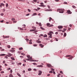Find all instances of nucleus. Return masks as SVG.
Instances as JSON below:
<instances>
[{"mask_svg": "<svg viewBox=\"0 0 77 77\" xmlns=\"http://www.w3.org/2000/svg\"><path fill=\"white\" fill-rule=\"evenodd\" d=\"M63 10H62V9H58L57 10V12H59L60 13H63Z\"/></svg>", "mask_w": 77, "mask_h": 77, "instance_id": "1", "label": "nucleus"}, {"mask_svg": "<svg viewBox=\"0 0 77 77\" xmlns=\"http://www.w3.org/2000/svg\"><path fill=\"white\" fill-rule=\"evenodd\" d=\"M8 55H6V56H8V57H11V56H12V54H11L10 53H8Z\"/></svg>", "mask_w": 77, "mask_h": 77, "instance_id": "2", "label": "nucleus"}, {"mask_svg": "<svg viewBox=\"0 0 77 77\" xmlns=\"http://www.w3.org/2000/svg\"><path fill=\"white\" fill-rule=\"evenodd\" d=\"M67 13L68 14H72V12H71L70 10H68L67 11Z\"/></svg>", "mask_w": 77, "mask_h": 77, "instance_id": "3", "label": "nucleus"}, {"mask_svg": "<svg viewBox=\"0 0 77 77\" xmlns=\"http://www.w3.org/2000/svg\"><path fill=\"white\" fill-rule=\"evenodd\" d=\"M47 66L49 67V68H51V67H52L51 65L50 64H47Z\"/></svg>", "mask_w": 77, "mask_h": 77, "instance_id": "4", "label": "nucleus"}, {"mask_svg": "<svg viewBox=\"0 0 77 77\" xmlns=\"http://www.w3.org/2000/svg\"><path fill=\"white\" fill-rule=\"evenodd\" d=\"M41 5H40V6H41L42 7H45V5H44V3H43L42 2L40 3Z\"/></svg>", "mask_w": 77, "mask_h": 77, "instance_id": "5", "label": "nucleus"}, {"mask_svg": "<svg viewBox=\"0 0 77 77\" xmlns=\"http://www.w3.org/2000/svg\"><path fill=\"white\" fill-rule=\"evenodd\" d=\"M58 29H62V28H63V26H58Z\"/></svg>", "mask_w": 77, "mask_h": 77, "instance_id": "6", "label": "nucleus"}, {"mask_svg": "<svg viewBox=\"0 0 77 77\" xmlns=\"http://www.w3.org/2000/svg\"><path fill=\"white\" fill-rule=\"evenodd\" d=\"M39 46H41V48H43L44 47V45L41 44H39Z\"/></svg>", "mask_w": 77, "mask_h": 77, "instance_id": "7", "label": "nucleus"}, {"mask_svg": "<svg viewBox=\"0 0 77 77\" xmlns=\"http://www.w3.org/2000/svg\"><path fill=\"white\" fill-rule=\"evenodd\" d=\"M54 33L52 31H50L49 32V33H48V34H50V35H51V34H53Z\"/></svg>", "mask_w": 77, "mask_h": 77, "instance_id": "8", "label": "nucleus"}, {"mask_svg": "<svg viewBox=\"0 0 77 77\" xmlns=\"http://www.w3.org/2000/svg\"><path fill=\"white\" fill-rule=\"evenodd\" d=\"M36 42H37V43H41V41L39 40H37L36 41Z\"/></svg>", "mask_w": 77, "mask_h": 77, "instance_id": "9", "label": "nucleus"}, {"mask_svg": "<svg viewBox=\"0 0 77 77\" xmlns=\"http://www.w3.org/2000/svg\"><path fill=\"white\" fill-rule=\"evenodd\" d=\"M48 35H50V36H49V38H52V34H48Z\"/></svg>", "mask_w": 77, "mask_h": 77, "instance_id": "10", "label": "nucleus"}, {"mask_svg": "<svg viewBox=\"0 0 77 77\" xmlns=\"http://www.w3.org/2000/svg\"><path fill=\"white\" fill-rule=\"evenodd\" d=\"M36 30L35 29H32L30 30V32H33V31H35Z\"/></svg>", "mask_w": 77, "mask_h": 77, "instance_id": "11", "label": "nucleus"}, {"mask_svg": "<svg viewBox=\"0 0 77 77\" xmlns=\"http://www.w3.org/2000/svg\"><path fill=\"white\" fill-rule=\"evenodd\" d=\"M6 56V54H0V56Z\"/></svg>", "mask_w": 77, "mask_h": 77, "instance_id": "12", "label": "nucleus"}, {"mask_svg": "<svg viewBox=\"0 0 77 77\" xmlns=\"http://www.w3.org/2000/svg\"><path fill=\"white\" fill-rule=\"evenodd\" d=\"M37 67H41L42 68V67H43V66L42 65H38L37 66Z\"/></svg>", "mask_w": 77, "mask_h": 77, "instance_id": "13", "label": "nucleus"}, {"mask_svg": "<svg viewBox=\"0 0 77 77\" xmlns=\"http://www.w3.org/2000/svg\"><path fill=\"white\" fill-rule=\"evenodd\" d=\"M72 58H73L72 57L70 56V57L69 58H68V59H69V60L71 59H72Z\"/></svg>", "mask_w": 77, "mask_h": 77, "instance_id": "14", "label": "nucleus"}, {"mask_svg": "<svg viewBox=\"0 0 77 77\" xmlns=\"http://www.w3.org/2000/svg\"><path fill=\"white\" fill-rule=\"evenodd\" d=\"M9 77H13V75H12V74H11L9 75Z\"/></svg>", "mask_w": 77, "mask_h": 77, "instance_id": "15", "label": "nucleus"}, {"mask_svg": "<svg viewBox=\"0 0 77 77\" xmlns=\"http://www.w3.org/2000/svg\"><path fill=\"white\" fill-rule=\"evenodd\" d=\"M36 15V13H34L32 15V17H33V16H35V15Z\"/></svg>", "mask_w": 77, "mask_h": 77, "instance_id": "16", "label": "nucleus"}, {"mask_svg": "<svg viewBox=\"0 0 77 77\" xmlns=\"http://www.w3.org/2000/svg\"><path fill=\"white\" fill-rule=\"evenodd\" d=\"M18 29H19L20 30H24V29L21 28H20V27H18Z\"/></svg>", "mask_w": 77, "mask_h": 77, "instance_id": "17", "label": "nucleus"}, {"mask_svg": "<svg viewBox=\"0 0 77 77\" xmlns=\"http://www.w3.org/2000/svg\"><path fill=\"white\" fill-rule=\"evenodd\" d=\"M11 59L13 60H15V58L13 57H11Z\"/></svg>", "mask_w": 77, "mask_h": 77, "instance_id": "18", "label": "nucleus"}, {"mask_svg": "<svg viewBox=\"0 0 77 77\" xmlns=\"http://www.w3.org/2000/svg\"><path fill=\"white\" fill-rule=\"evenodd\" d=\"M32 28L33 29H35V30L36 29V27L35 26H32Z\"/></svg>", "mask_w": 77, "mask_h": 77, "instance_id": "19", "label": "nucleus"}, {"mask_svg": "<svg viewBox=\"0 0 77 77\" xmlns=\"http://www.w3.org/2000/svg\"><path fill=\"white\" fill-rule=\"evenodd\" d=\"M46 11H52V10L50 9H47Z\"/></svg>", "mask_w": 77, "mask_h": 77, "instance_id": "20", "label": "nucleus"}, {"mask_svg": "<svg viewBox=\"0 0 77 77\" xmlns=\"http://www.w3.org/2000/svg\"><path fill=\"white\" fill-rule=\"evenodd\" d=\"M44 38H47V35L46 34H45L44 35Z\"/></svg>", "mask_w": 77, "mask_h": 77, "instance_id": "21", "label": "nucleus"}, {"mask_svg": "<svg viewBox=\"0 0 77 77\" xmlns=\"http://www.w3.org/2000/svg\"><path fill=\"white\" fill-rule=\"evenodd\" d=\"M17 74L18 76L19 77H21V75H20V74L19 73H17Z\"/></svg>", "mask_w": 77, "mask_h": 77, "instance_id": "22", "label": "nucleus"}, {"mask_svg": "<svg viewBox=\"0 0 77 77\" xmlns=\"http://www.w3.org/2000/svg\"><path fill=\"white\" fill-rule=\"evenodd\" d=\"M50 25V23H47V26H49Z\"/></svg>", "mask_w": 77, "mask_h": 77, "instance_id": "23", "label": "nucleus"}, {"mask_svg": "<svg viewBox=\"0 0 77 77\" xmlns=\"http://www.w3.org/2000/svg\"><path fill=\"white\" fill-rule=\"evenodd\" d=\"M28 71H32V69L29 68L28 69Z\"/></svg>", "mask_w": 77, "mask_h": 77, "instance_id": "24", "label": "nucleus"}, {"mask_svg": "<svg viewBox=\"0 0 77 77\" xmlns=\"http://www.w3.org/2000/svg\"><path fill=\"white\" fill-rule=\"evenodd\" d=\"M39 26H42V25L41 24V23H39L38 24Z\"/></svg>", "mask_w": 77, "mask_h": 77, "instance_id": "25", "label": "nucleus"}, {"mask_svg": "<svg viewBox=\"0 0 77 77\" xmlns=\"http://www.w3.org/2000/svg\"><path fill=\"white\" fill-rule=\"evenodd\" d=\"M72 7L73 8H74V9H75V8H76V7L74 5H72Z\"/></svg>", "mask_w": 77, "mask_h": 77, "instance_id": "26", "label": "nucleus"}, {"mask_svg": "<svg viewBox=\"0 0 77 77\" xmlns=\"http://www.w3.org/2000/svg\"><path fill=\"white\" fill-rule=\"evenodd\" d=\"M6 8H8V3L6 4Z\"/></svg>", "mask_w": 77, "mask_h": 77, "instance_id": "27", "label": "nucleus"}, {"mask_svg": "<svg viewBox=\"0 0 77 77\" xmlns=\"http://www.w3.org/2000/svg\"><path fill=\"white\" fill-rule=\"evenodd\" d=\"M26 56H27V57H28V58H29V57H30V56L29 55H27Z\"/></svg>", "mask_w": 77, "mask_h": 77, "instance_id": "28", "label": "nucleus"}, {"mask_svg": "<svg viewBox=\"0 0 77 77\" xmlns=\"http://www.w3.org/2000/svg\"><path fill=\"white\" fill-rule=\"evenodd\" d=\"M38 72H39V73H40L41 74H42V71H41V70H39L38 71Z\"/></svg>", "mask_w": 77, "mask_h": 77, "instance_id": "29", "label": "nucleus"}, {"mask_svg": "<svg viewBox=\"0 0 77 77\" xmlns=\"http://www.w3.org/2000/svg\"><path fill=\"white\" fill-rule=\"evenodd\" d=\"M66 36V33L65 32L64 33V36L65 37V36Z\"/></svg>", "mask_w": 77, "mask_h": 77, "instance_id": "30", "label": "nucleus"}, {"mask_svg": "<svg viewBox=\"0 0 77 77\" xmlns=\"http://www.w3.org/2000/svg\"><path fill=\"white\" fill-rule=\"evenodd\" d=\"M10 51H11V52H15V50H11Z\"/></svg>", "mask_w": 77, "mask_h": 77, "instance_id": "31", "label": "nucleus"}, {"mask_svg": "<svg viewBox=\"0 0 77 77\" xmlns=\"http://www.w3.org/2000/svg\"><path fill=\"white\" fill-rule=\"evenodd\" d=\"M17 21H14L13 22V23H17Z\"/></svg>", "mask_w": 77, "mask_h": 77, "instance_id": "32", "label": "nucleus"}, {"mask_svg": "<svg viewBox=\"0 0 77 77\" xmlns=\"http://www.w3.org/2000/svg\"><path fill=\"white\" fill-rule=\"evenodd\" d=\"M51 20V17H49V21L50 22Z\"/></svg>", "mask_w": 77, "mask_h": 77, "instance_id": "33", "label": "nucleus"}, {"mask_svg": "<svg viewBox=\"0 0 77 77\" xmlns=\"http://www.w3.org/2000/svg\"><path fill=\"white\" fill-rule=\"evenodd\" d=\"M1 6H5V5L4 4H3V3H1Z\"/></svg>", "mask_w": 77, "mask_h": 77, "instance_id": "34", "label": "nucleus"}, {"mask_svg": "<svg viewBox=\"0 0 77 77\" xmlns=\"http://www.w3.org/2000/svg\"><path fill=\"white\" fill-rule=\"evenodd\" d=\"M7 47L8 48H11V46L9 45H8L7 46Z\"/></svg>", "mask_w": 77, "mask_h": 77, "instance_id": "35", "label": "nucleus"}, {"mask_svg": "<svg viewBox=\"0 0 77 77\" xmlns=\"http://www.w3.org/2000/svg\"><path fill=\"white\" fill-rule=\"evenodd\" d=\"M32 64H33V65H37L36 63H33Z\"/></svg>", "mask_w": 77, "mask_h": 77, "instance_id": "36", "label": "nucleus"}, {"mask_svg": "<svg viewBox=\"0 0 77 77\" xmlns=\"http://www.w3.org/2000/svg\"><path fill=\"white\" fill-rule=\"evenodd\" d=\"M9 38V36H5V38Z\"/></svg>", "mask_w": 77, "mask_h": 77, "instance_id": "37", "label": "nucleus"}, {"mask_svg": "<svg viewBox=\"0 0 77 77\" xmlns=\"http://www.w3.org/2000/svg\"><path fill=\"white\" fill-rule=\"evenodd\" d=\"M15 19L14 18H12V19H11V20H12V21H14V20H15Z\"/></svg>", "mask_w": 77, "mask_h": 77, "instance_id": "38", "label": "nucleus"}, {"mask_svg": "<svg viewBox=\"0 0 77 77\" xmlns=\"http://www.w3.org/2000/svg\"><path fill=\"white\" fill-rule=\"evenodd\" d=\"M19 50H23V48H19Z\"/></svg>", "mask_w": 77, "mask_h": 77, "instance_id": "39", "label": "nucleus"}, {"mask_svg": "<svg viewBox=\"0 0 77 77\" xmlns=\"http://www.w3.org/2000/svg\"><path fill=\"white\" fill-rule=\"evenodd\" d=\"M21 54H22V55H23V56H24L25 55V54H24L23 53H22Z\"/></svg>", "mask_w": 77, "mask_h": 77, "instance_id": "40", "label": "nucleus"}, {"mask_svg": "<svg viewBox=\"0 0 77 77\" xmlns=\"http://www.w3.org/2000/svg\"><path fill=\"white\" fill-rule=\"evenodd\" d=\"M40 28L41 29H42V30H44V28H42V27H41Z\"/></svg>", "mask_w": 77, "mask_h": 77, "instance_id": "41", "label": "nucleus"}, {"mask_svg": "<svg viewBox=\"0 0 77 77\" xmlns=\"http://www.w3.org/2000/svg\"><path fill=\"white\" fill-rule=\"evenodd\" d=\"M33 46H34V47H36V46H37V45L34 44L33 45Z\"/></svg>", "mask_w": 77, "mask_h": 77, "instance_id": "42", "label": "nucleus"}, {"mask_svg": "<svg viewBox=\"0 0 77 77\" xmlns=\"http://www.w3.org/2000/svg\"><path fill=\"white\" fill-rule=\"evenodd\" d=\"M71 56L70 55H66V57H70Z\"/></svg>", "mask_w": 77, "mask_h": 77, "instance_id": "43", "label": "nucleus"}, {"mask_svg": "<svg viewBox=\"0 0 77 77\" xmlns=\"http://www.w3.org/2000/svg\"><path fill=\"white\" fill-rule=\"evenodd\" d=\"M41 74H42V73H39L38 74V75H41Z\"/></svg>", "mask_w": 77, "mask_h": 77, "instance_id": "44", "label": "nucleus"}, {"mask_svg": "<svg viewBox=\"0 0 77 77\" xmlns=\"http://www.w3.org/2000/svg\"><path fill=\"white\" fill-rule=\"evenodd\" d=\"M49 27H53V25H51L49 26Z\"/></svg>", "mask_w": 77, "mask_h": 77, "instance_id": "45", "label": "nucleus"}, {"mask_svg": "<svg viewBox=\"0 0 77 77\" xmlns=\"http://www.w3.org/2000/svg\"><path fill=\"white\" fill-rule=\"evenodd\" d=\"M51 69L52 71H54V69H53V68H51Z\"/></svg>", "mask_w": 77, "mask_h": 77, "instance_id": "46", "label": "nucleus"}, {"mask_svg": "<svg viewBox=\"0 0 77 77\" xmlns=\"http://www.w3.org/2000/svg\"><path fill=\"white\" fill-rule=\"evenodd\" d=\"M4 14L3 13H2L1 14V15H2V16H3V15H4Z\"/></svg>", "mask_w": 77, "mask_h": 77, "instance_id": "47", "label": "nucleus"}, {"mask_svg": "<svg viewBox=\"0 0 77 77\" xmlns=\"http://www.w3.org/2000/svg\"><path fill=\"white\" fill-rule=\"evenodd\" d=\"M29 15H30V14H27L26 15V16H29Z\"/></svg>", "mask_w": 77, "mask_h": 77, "instance_id": "48", "label": "nucleus"}, {"mask_svg": "<svg viewBox=\"0 0 77 77\" xmlns=\"http://www.w3.org/2000/svg\"><path fill=\"white\" fill-rule=\"evenodd\" d=\"M60 73L61 74H63V72H62V71H60Z\"/></svg>", "mask_w": 77, "mask_h": 77, "instance_id": "49", "label": "nucleus"}, {"mask_svg": "<svg viewBox=\"0 0 77 77\" xmlns=\"http://www.w3.org/2000/svg\"><path fill=\"white\" fill-rule=\"evenodd\" d=\"M64 4H66V5H67L68 4V3H67V2H64Z\"/></svg>", "mask_w": 77, "mask_h": 77, "instance_id": "50", "label": "nucleus"}, {"mask_svg": "<svg viewBox=\"0 0 77 77\" xmlns=\"http://www.w3.org/2000/svg\"><path fill=\"white\" fill-rule=\"evenodd\" d=\"M25 40H26V41H29V39L28 38H26Z\"/></svg>", "mask_w": 77, "mask_h": 77, "instance_id": "51", "label": "nucleus"}, {"mask_svg": "<svg viewBox=\"0 0 77 77\" xmlns=\"http://www.w3.org/2000/svg\"><path fill=\"white\" fill-rule=\"evenodd\" d=\"M48 8H49V9H50V6H49V5H48Z\"/></svg>", "mask_w": 77, "mask_h": 77, "instance_id": "52", "label": "nucleus"}, {"mask_svg": "<svg viewBox=\"0 0 77 77\" xmlns=\"http://www.w3.org/2000/svg\"><path fill=\"white\" fill-rule=\"evenodd\" d=\"M1 74H3V73H4V71L1 72Z\"/></svg>", "mask_w": 77, "mask_h": 77, "instance_id": "53", "label": "nucleus"}, {"mask_svg": "<svg viewBox=\"0 0 77 77\" xmlns=\"http://www.w3.org/2000/svg\"><path fill=\"white\" fill-rule=\"evenodd\" d=\"M5 58H6V59H8V57H6V56L5 57Z\"/></svg>", "mask_w": 77, "mask_h": 77, "instance_id": "54", "label": "nucleus"}, {"mask_svg": "<svg viewBox=\"0 0 77 77\" xmlns=\"http://www.w3.org/2000/svg\"><path fill=\"white\" fill-rule=\"evenodd\" d=\"M50 73H53V71H51L49 72Z\"/></svg>", "mask_w": 77, "mask_h": 77, "instance_id": "55", "label": "nucleus"}, {"mask_svg": "<svg viewBox=\"0 0 77 77\" xmlns=\"http://www.w3.org/2000/svg\"><path fill=\"white\" fill-rule=\"evenodd\" d=\"M3 12L5 11V9H3Z\"/></svg>", "mask_w": 77, "mask_h": 77, "instance_id": "56", "label": "nucleus"}, {"mask_svg": "<svg viewBox=\"0 0 77 77\" xmlns=\"http://www.w3.org/2000/svg\"><path fill=\"white\" fill-rule=\"evenodd\" d=\"M3 21H4L3 20H2V21H1V23H3Z\"/></svg>", "mask_w": 77, "mask_h": 77, "instance_id": "57", "label": "nucleus"}, {"mask_svg": "<svg viewBox=\"0 0 77 77\" xmlns=\"http://www.w3.org/2000/svg\"><path fill=\"white\" fill-rule=\"evenodd\" d=\"M11 69V68H9L7 69V70H10Z\"/></svg>", "mask_w": 77, "mask_h": 77, "instance_id": "58", "label": "nucleus"}, {"mask_svg": "<svg viewBox=\"0 0 77 77\" xmlns=\"http://www.w3.org/2000/svg\"><path fill=\"white\" fill-rule=\"evenodd\" d=\"M53 73L54 74H56V73L55 72H54V71L53 72Z\"/></svg>", "mask_w": 77, "mask_h": 77, "instance_id": "59", "label": "nucleus"}, {"mask_svg": "<svg viewBox=\"0 0 77 77\" xmlns=\"http://www.w3.org/2000/svg\"><path fill=\"white\" fill-rule=\"evenodd\" d=\"M28 12H30V11H31L29 9H28Z\"/></svg>", "mask_w": 77, "mask_h": 77, "instance_id": "60", "label": "nucleus"}, {"mask_svg": "<svg viewBox=\"0 0 77 77\" xmlns=\"http://www.w3.org/2000/svg\"><path fill=\"white\" fill-rule=\"evenodd\" d=\"M69 27H72V25L70 24L69 25Z\"/></svg>", "mask_w": 77, "mask_h": 77, "instance_id": "61", "label": "nucleus"}, {"mask_svg": "<svg viewBox=\"0 0 77 77\" xmlns=\"http://www.w3.org/2000/svg\"><path fill=\"white\" fill-rule=\"evenodd\" d=\"M10 72L11 73H12V70H11Z\"/></svg>", "mask_w": 77, "mask_h": 77, "instance_id": "62", "label": "nucleus"}, {"mask_svg": "<svg viewBox=\"0 0 77 77\" xmlns=\"http://www.w3.org/2000/svg\"><path fill=\"white\" fill-rule=\"evenodd\" d=\"M5 60H4V61H3V63H5Z\"/></svg>", "mask_w": 77, "mask_h": 77, "instance_id": "63", "label": "nucleus"}, {"mask_svg": "<svg viewBox=\"0 0 77 77\" xmlns=\"http://www.w3.org/2000/svg\"><path fill=\"white\" fill-rule=\"evenodd\" d=\"M9 22H6V24H9Z\"/></svg>", "mask_w": 77, "mask_h": 77, "instance_id": "64", "label": "nucleus"}]
</instances>
